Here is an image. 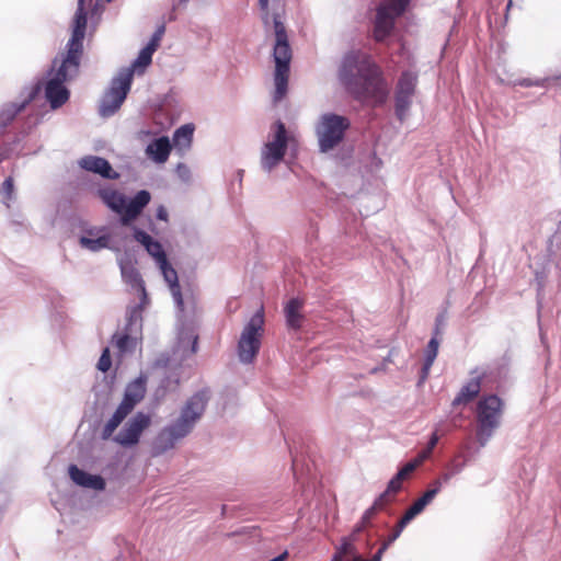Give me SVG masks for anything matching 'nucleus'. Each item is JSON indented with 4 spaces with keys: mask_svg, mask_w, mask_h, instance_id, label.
I'll return each instance as SVG.
<instances>
[{
    "mask_svg": "<svg viewBox=\"0 0 561 561\" xmlns=\"http://www.w3.org/2000/svg\"><path fill=\"white\" fill-rule=\"evenodd\" d=\"M413 96L396 92V113L398 118L403 122L412 104Z\"/></svg>",
    "mask_w": 561,
    "mask_h": 561,
    "instance_id": "obj_28",
    "label": "nucleus"
},
{
    "mask_svg": "<svg viewBox=\"0 0 561 561\" xmlns=\"http://www.w3.org/2000/svg\"><path fill=\"white\" fill-rule=\"evenodd\" d=\"M424 459L420 456L415 458L414 460H411L407 462L398 472L399 478H402L403 480L408 479L409 476L416 469V467L423 461Z\"/></svg>",
    "mask_w": 561,
    "mask_h": 561,
    "instance_id": "obj_33",
    "label": "nucleus"
},
{
    "mask_svg": "<svg viewBox=\"0 0 561 561\" xmlns=\"http://www.w3.org/2000/svg\"><path fill=\"white\" fill-rule=\"evenodd\" d=\"M142 247L146 249L149 255L153 257L162 277H164L165 282H168L179 312L182 314V317H185L186 314L194 317L197 312L196 302L192 298L187 307L185 306L178 273L170 264L168 256L165 255V251L162 249V245L142 232Z\"/></svg>",
    "mask_w": 561,
    "mask_h": 561,
    "instance_id": "obj_5",
    "label": "nucleus"
},
{
    "mask_svg": "<svg viewBox=\"0 0 561 561\" xmlns=\"http://www.w3.org/2000/svg\"><path fill=\"white\" fill-rule=\"evenodd\" d=\"M275 44L273 48V58L275 61L274 70V102H280L286 93L289 78V64L293 51L288 42L286 27L282 20V13L275 12L273 15Z\"/></svg>",
    "mask_w": 561,
    "mask_h": 561,
    "instance_id": "obj_4",
    "label": "nucleus"
},
{
    "mask_svg": "<svg viewBox=\"0 0 561 561\" xmlns=\"http://www.w3.org/2000/svg\"><path fill=\"white\" fill-rule=\"evenodd\" d=\"M112 365L111 356H110V350L105 347L101 354V357L98 362L96 368L101 371L105 373L110 369Z\"/></svg>",
    "mask_w": 561,
    "mask_h": 561,
    "instance_id": "obj_34",
    "label": "nucleus"
},
{
    "mask_svg": "<svg viewBox=\"0 0 561 561\" xmlns=\"http://www.w3.org/2000/svg\"><path fill=\"white\" fill-rule=\"evenodd\" d=\"M194 126L185 124L178 128L173 135L171 145L181 153L187 151L193 142Z\"/></svg>",
    "mask_w": 561,
    "mask_h": 561,
    "instance_id": "obj_21",
    "label": "nucleus"
},
{
    "mask_svg": "<svg viewBox=\"0 0 561 561\" xmlns=\"http://www.w3.org/2000/svg\"><path fill=\"white\" fill-rule=\"evenodd\" d=\"M417 83V76L413 72L405 71L401 75L397 92L405 95L414 96L415 88Z\"/></svg>",
    "mask_w": 561,
    "mask_h": 561,
    "instance_id": "obj_27",
    "label": "nucleus"
},
{
    "mask_svg": "<svg viewBox=\"0 0 561 561\" xmlns=\"http://www.w3.org/2000/svg\"><path fill=\"white\" fill-rule=\"evenodd\" d=\"M165 35V23H160L154 30L149 43L144 47L148 53H154L160 46L162 37Z\"/></svg>",
    "mask_w": 561,
    "mask_h": 561,
    "instance_id": "obj_30",
    "label": "nucleus"
},
{
    "mask_svg": "<svg viewBox=\"0 0 561 561\" xmlns=\"http://www.w3.org/2000/svg\"><path fill=\"white\" fill-rule=\"evenodd\" d=\"M505 411L504 401L496 394H484L476 403V438L479 445L485 447L501 426Z\"/></svg>",
    "mask_w": 561,
    "mask_h": 561,
    "instance_id": "obj_6",
    "label": "nucleus"
},
{
    "mask_svg": "<svg viewBox=\"0 0 561 561\" xmlns=\"http://www.w3.org/2000/svg\"><path fill=\"white\" fill-rule=\"evenodd\" d=\"M470 378L461 386L459 392L453 400V408L468 405L476 400L483 388V380L488 377V370L484 368H474L470 370Z\"/></svg>",
    "mask_w": 561,
    "mask_h": 561,
    "instance_id": "obj_13",
    "label": "nucleus"
},
{
    "mask_svg": "<svg viewBox=\"0 0 561 561\" xmlns=\"http://www.w3.org/2000/svg\"><path fill=\"white\" fill-rule=\"evenodd\" d=\"M141 423H142V431H144L150 424V417L142 413Z\"/></svg>",
    "mask_w": 561,
    "mask_h": 561,
    "instance_id": "obj_47",
    "label": "nucleus"
},
{
    "mask_svg": "<svg viewBox=\"0 0 561 561\" xmlns=\"http://www.w3.org/2000/svg\"><path fill=\"white\" fill-rule=\"evenodd\" d=\"M187 339V341H191L192 342V345H191V353L192 354H195L197 352V342H198V335L195 334L193 331L188 332L185 336L184 334L182 333L181 334V342L183 343L185 340Z\"/></svg>",
    "mask_w": 561,
    "mask_h": 561,
    "instance_id": "obj_39",
    "label": "nucleus"
},
{
    "mask_svg": "<svg viewBox=\"0 0 561 561\" xmlns=\"http://www.w3.org/2000/svg\"><path fill=\"white\" fill-rule=\"evenodd\" d=\"M439 442V435L434 432L427 443V447L424 451L420 453L419 455L425 459L426 457H428L432 453V450L434 449V447L436 446V444Z\"/></svg>",
    "mask_w": 561,
    "mask_h": 561,
    "instance_id": "obj_38",
    "label": "nucleus"
},
{
    "mask_svg": "<svg viewBox=\"0 0 561 561\" xmlns=\"http://www.w3.org/2000/svg\"><path fill=\"white\" fill-rule=\"evenodd\" d=\"M14 183L12 178H8L4 180L1 186V192L4 195L7 201H10L13 196Z\"/></svg>",
    "mask_w": 561,
    "mask_h": 561,
    "instance_id": "obj_37",
    "label": "nucleus"
},
{
    "mask_svg": "<svg viewBox=\"0 0 561 561\" xmlns=\"http://www.w3.org/2000/svg\"><path fill=\"white\" fill-rule=\"evenodd\" d=\"M396 20H392L380 10H376V18L374 23V38L377 42H382L393 31Z\"/></svg>",
    "mask_w": 561,
    "mask_h": 561,
    "instance_id": "obj_20",
    "label": "nucleus"
},
{
    "mask_svg": "<svg viewBox=\"0 0 561 561\" xmlns=\"http://www.w3.org/2000/svg\"><path fill=\"white\" fill-rule=\"evenodd\" d=\"M274 127L273 141L265 144L262 150V167L268 172L283 160L287 149V133L284 123L277 121Z\"/></svg>",
    "mask_w": 561,
    "mask_h": 561,
    "instance_id": "obj_12",
    "label": "nucleus"
},
{
    "mask_svg": "<svg viewBox=\"0 0 561 561\" xmlns=\"http://www.w3.org/2000/svg\"><path fill=\"white\" fill-rule=\"evenodd\" d=\"M209 401V391L201 390L193 394L183 408L180 417L169 427L159 433L154 440V455L172 449L175 444L184 438L194 427L196 421L204 413Z\"/></svg>",
    "mask_w": 561,
    "mask_h": 561,
    "instance_id": "obj_3",
    "label": "nucleus"
},
{
    "mask_svg": "<svg viewBox=\"0 0 561 561\" xmlns=\"http://www.w3.org/2000/svg\"><path fill=\"white\" fill-rule=\"evenodd\" d=\"M400 536H401L400 531L392 529V534L382 541V543L380 545V547L378 548L377 551L380 552L381 554H383V552L387 550V548L390 547V543L396 542Z\"/></svg>",
    "mask_w": 561,
    "mask_h": 561,
    "instance_id": "obj_36",
    "label": "nucleus"
},
{
    "mask_svg": "<svg viewBox=\"0 0 561 561\" xmlns=\"http://www.w3.org/2000/svg\"><path fill=\"white\" fill-rule=\"evenodd\" d=\"M173 146L168 137H160L146 147L147 156L156 163H165L169 160Z\"/></svg>",
    "mask_w": 561,
    "mask_h": 561,
    "instance_id": "obj_18",
    "label": "nucleus"
},
{
    "mask_svg": "<svg viewBox=\"0 0 561 561\" xmlns=\"http://www.w3.org/2000/svg\"><path fill=\"white\" fill-rule=\"evenodd\" d=\"M87 233L79 240L82 248L96 252L108 247L110 237L107 234H99V231L95 230H89Z\"/></svg>",
    "mask_w": 561,
    "mask_h": 561,
    "instance_id": "obj_22",
    "label": "nucleus"
},
{
    "mask_svg": "<svg viewBox=\"0 0 561 561\" xmlns=\"http://www.w3.org/2000/svg\"><path fill=\"white\" fill-rule=\"evenodd\" d=\"M112 0H106V2H111Z\"/></svg>",
    "mask_w": 561,
    "mask_h": 561,
    "instance_id": "obj_54",
    "label": "nucleus"
},
{
    "mask_svg": "<svg viewBox=\"0 0 561 561\" xmlns=\"http://www.w3.org/2000/svg\"><path fill=\"white\" fill-rule=\"evenodd\" d=\"M287 557H288V552L285 550L284 552H282L277 557L271 559L270 561H285L287 559Z\"/></svg>",
    "mask_w": 561,
    "mask_h": 561,
    "instance_id": "obj_43",
    "label": "nucleus"
},
{
    "mask_svg": "<svg viewBox=\"0 0 561 561\" xmlns=\"http://www.w3.org/2000/svg\"><path fill=\"white\" fill-rule=\"evenodd\" d=\"M411 0H385L377 9L397 21L405 12Z\"/></svg>",
    "mask_w": 561,
    "mask_h": 561,
    "instance_id": "obj_25",
    "label": "nucleus"
},
{
    "mask_svg": "<svg viewBox=\"0 0 561 561\" xmlns=\"http://www.w3.org/2000/svg\"><path fill=\"white\" fill-rule=\"evenodd\" d=\"M350 127V119L337 114H324L317 127L319 146L322 151L333 149L344 137Z\"/></svg>",
    "mask_w": 561,
    "mask_h": 561,
    "instance_id": "obj_10",
    "label": "nucleus"
},
{
    "mask_svg": "<svg viewBox=\"0 0 561 561\" xmlns=\"http://www.w3.org/2000/svg\"><path fill=\"white\" fill-rule=\"evenodd\" d=\"M136 313H137V309L135 308L131 318H135Z\"/></svg>",
    "mask_w": 561,
    "mask_h": 561,
    "instance_id": "obj_52",
    "label": "nucleus"
},
{
    "mask_svg": "<svg viewBox=\"0 0 561 561\" xmlns=\"http://www.w3.org/2000/svg\"><path fill=\"white\" fill-rule=\"evenodd\" d=\"M152 54L153 53H148V50L142 48V72L151 64Z\"/></svg>",
    "mask_w": 561,
    "mask_h": 561,
    "instance_id": "obj_41",
    "label": "nucleus"
},
{
    "mask_svg": "<svg viewBox=\"0 0 561 561\" xmlns=\"http://www.w3.org/2000/svg\"><path fill=\"white\" fill-rule=\"evenodd\" d=\"M560 158H561V150H560Z\"/></svg>",
    "mask_w": 561,
    "mask_h": 561,
    "instance_id": "obj_55",
    "label": "nucleus"
},
{
    "mask_svg": "<svg viewBox=\"0 0 561 561\" xmlns=\"http://www.w3.org/2000/svg\"><path fill=\"white\" fill-rule=\"evenodd\" d=\"M442 489V483L439 481H434L432 486L416 501L412 503V505L405 511L404 515L398 522L394 527L396 530L402 534L403 529L417 515L420 514L426 505H428L436 494Z\"/></svg>",
    "mask_w": 561,
    "mask_h": 561,
    "instance_id": "obj_14",
    "label": "nucleus"
},
{
    "mask_svg": "<svg viewBox=\"0 0 561 561\" xmlns=\"http://www.w3.org/2000/svg\"><path fill=\"white\" fill-rule=\"evenodd\" d=\"M356 540L357 536L354 534L343 537L340 545L335 548L331 561H345L346 558L359 553L355 543Z\"/></svg>",
    "mask_w": 561,
    "mask_h": 561,
    "instance_id": "obj_23",
    "label": "nucleus"
},
{
    "mask_svg": "<svg viewBox=\"0 0 561 561\" xmlns=\"http://www.w3.org/2000/svg\"><path fill=\"white\" fill-rule=\"evenodd\" d=\"M118 264H121L122 274L124 279L130 284V286L136 290L140 291V275L138 271V261L135 255L128 251H126L122 257L118 259Z\"/></svg>",
    "mask_w": 561,
    "mask_h": 561,
    "instance_id": "obj_16",
    "label": "nucleus"
},
{
    "mask_svg": "<svg viewBox=\"0 0 561 561\" xmlns=\"http://www.w3.org/2000/svg\"><path fill=\"white\" fill-rule=\"evenodd\" d=\"M260 8L263 12L267 13L270 0H259Z\"/></svg>",
    "mask_w": 561,
    "mask_h": 561,
    "instance_id": "obj_44",
    "label": "nucleus"
},
{
    "mask_svg": "<svg viewBox=\"0 0 561 561\" xmlns=\"http://www.w3.org/2000/svg\"><path fill=\"white\" fill-rule=\"evenodd\" d=\"M181 169H185V165L184 164H179V170Z\"/></svg>",
    "mask_w": 561,
    "mask_h": 561,
    "instance_id": "obj_53",
    "label": "nucleus"
},
{
    "mask_svg": "<svg viewBox=\"0 0 561 561\" xmlns=\"http://www.w3.org/2000/svg\"><path fill=\"white\" fill-rule=\"evenodd\" d=\"M140 402V377L136 378L126 389L124 399L105 423L102 430V439H108L118 425L130 414Z\"/></svg>",
    "mask_w": 561,
    "mask_h": 561,
    "instance_id": "obj_11",
    "label": "nucleus"
},
{
    "mask_svg": "<svg viewBox=\"0 0 561 561\" xmlns=\"http://www.w3.org/2000/svg\"><path fill=\"white\" fill-rule=\"evenodd\" d=\"M439 350V341L436 339V336H433L427 344L426 351H425V359L424 364L421 368V375L420 380L424 381L428 374L430 369L437 356V351Z\"/></svg>",
    "mask_w": 561,
    "mask_h": 561,
    "instance_id": "obj_26",
    "label": "nucleus"
},
{
    "mask_svg": "<svg viewBox=\"0 0 561 561\" xmlns=\"http://www.w3.org/2000/svg\"><path fill=\"white\" fill-rule=\"evenodd\" d=\"M520 85H523V87H531V85H540V83L539 82H533L529 79H524L523 81H520Z\"/></svg>",
    "mask_w": 561,
    "mask_h": 561,
    "instance_id": "obj_45",
    "label": "nucleus"
},
{
    "mask_svg": "<svg viewBox=\"0 0 561 561\" xmlns=\"http://www.w3.org/2000/svg\"><path fill=\"white\" fill-rule=\"evenodd\" d=\"M70 479L80 486L102 491L105 489V481L101 476L90 474L76 465L68 468Z\"/></svg>",
    "mask_w": 561,
    "mask_h": 561,
    "instance_id": "obj_17",
    "label": "nucleus"
},
{
    "mask_svg": "<svg viewBox=\"0 0 561 561\" xmlns=\"http://www.w3.org/2000/svg\"><path fill=\"white\" fill-rule=\"evenodd\" d=\"M264 308L255 312L244 325L238 342V357L242 364H251L257 357L264 333Z\"/></svg>",
    "mask_w": 561,
    "mask_h": 561,
    "instance_id": "obj_8",
    "label": "nucleus"
},
{
    "mask_svg": "<svg viewBox=\"0 0 561 561\" xmlns=\"http://www.w3.org/2000/svg\"><path fill=\"white\" fill-rule=\"evenodd\" d=\"M403 481L404 480L402 478H399V474L397 473L394 477L390 479L386 489L389 492L393 493L394 496H397L398 493L402 490Z\"/></svg>",
    "mask_w": 561,
    "mask_h": 561,
    "instance_id": "obj_35",
    "label": "nucleus"
},
{
    "mask_svg": "<svg viewBox=\"0 0 561 561\" xmlns=\"http://www.w3.org/2000/svg\"><path fill=\"white\" fill-rule=\"evenodd\" d=\"M15 113H16V111L12 112V113L8 116V121H11V119L14 117Z\"/></svg>",
    "mask_w": 561,
    "mask_h": 561,
    "instance_id": "obj_50",
    "label": "nucleus"
},
{
    "mask_svg": "<svg viewBox=\"0 0 561 561\" xmlns=\"http://www.w3.org/2000/svg\"><path fill=\"white\" fill-rule=\"evenodd\" d=\"M98 196L112 211L121 216L124 226H128L140 216V192L128 201L123 192L112 186H102L98 188Z\"/></svg>",
    "mask_w": 561,
    "mask_h": 561,
    "instance_id": "obj_9",
    "label": "nucleus"
},
{
    "mask_svg": "<svg viewBox=\"0 0 561 561\" xmlns=\"http://www.w3.org/2000/svg\"><path fill=\"white\" fill-rule=\"evenodd\" d=\"M346 561H365L360 553L346 558Z\"/></svg>",
    "mask_w": 561,
    "mask_h": 561,
    "instance_id": "obj_46",
    "label": "nucleus"
},
{
    "mask_svg": "<svg viewBox=\"0 0 561 561\" xmlns=\"http://www.w3.org/2000/svg\"><path fill=\"white\" fill-rule=\"evenodd\" d=\"M381 557H382V554L380 552L376 551V553L371 557V559L365 560V561H381Z\"/></svg>",
    "mask_w": 561,
    "mask_h": 561,
    "instance_id": "obj_48",
    "label": "nucleus"
},
{
    "mask_svg": "<svg viewBox=\"0 0 561 561\" xmlns=\"http://www.w3.org/2000/svg\"><path fill=\"white\" fill-rule=\"evenodd\" d=\"M133 237H134L135 241L140 242V230L135 229Z\"/></svg>",
    "mask_w": 561,
    "mask_h": 561,
    "instance_id": "obj_49",
    "label": "nucleus"
},
{
    "mask_svg": "<svg viewBox=\"0 0 561 561\" xmlns=\"http://www.w3.org/2000/svg\"><path fill=\"white\" fill-rule=\"evenodd\" d=\"M184 2H186L187 0H183Z\"/></svg>",
    "mask_w": 561,
    "mask_h": 561,
    "instance_id": "obj_56",
    "label": "nucleus"
},
{
    "mask_svg": "<svg viewBox=\"0 0 561 561\" xmlns=\"http://www.w3.org/2000/svg\"><path fill=\"white\" fill-rule=\"evenodd\" d=\"M156 217H157V219H159L161 221H168L169 220V213H168V210L162 205H160L157 208Z\"/></svg>",
    "mask_w": 561,
    "mask_h": 561,
    "instance_id": "obj_40",
    "label": "nucleus"
},
{
    "mask_svg": "<svg viewBox=\"0 0 561 561\" xmlns=\"http://www.w3.org/2000/svg\"><path fill=\"white\" fill-rule=\"evenodd\" d=\"M140 437V413L136 414L128 426L118 433L114 440L124 447H129L138 443Z\"/></svg>",
    "mask_w": 561,
    "mask_h": 561,
    "instance_id": "obj_19",
    "label": "nucleus"
},
{
    "mask_svg": "<svg viewBox=\"0 0 561 561\" xmlns=\"http://www.w3.org/2000/svg\"><path fill=\"white\" fill-rule=\"evenodd\" d=\"M150 202V193L147 191H142V208L147 206Z\"/></svg>",
    "mask_w": 561,
    "mask_h": 561,
    "instance_id": "obj_42",
    "label": "nucleus"
},
{
    "mask_svg": "<svg viewBox=\"0 0 561 561\" xmlns=\"http://www.w3.org/2000/svg\"><path fill=\"white\" fill-rule=\"evenodd\" d=\"M80 167L107 180L119 179V173L115 172L108 161L102 157L85 156L80 160Z\"/></svg>",
    "mask_w": 561,
    "mask_h": 561,
    "instance_id": "obj_15",
    "label": "nucleus"
},
{
    "mask_svg": "<svg viewBox=\"0 0 561 561\" xmlns=\"http://www.w3.org/2000/svg\"><path fill=\"white\" fill-rule=\"evenodd\" d=\"M378 512L369 506L363 514L360 520L355 525L353 533L358 536L362 531H364L367 527L370 526L373 518L376 516Z\"/></svg>",
    "mask_w": 561,
    "mask_h": 561,
    "instance_id": "obj_31",
    "label": "nucleus"
},
{
    "mask_svg": "<svg viewBox=\"0 0 561 561\" xmlns=\"http://www.w3.org/2000/svg\"><path fill=\"white\" fill-rule=\"evenodd\" d=\"M114 345L118 351L124 354L133 351L136 347V340L129 334H114L112 337Z\"/></svg>",
    "mask_w": 561,
    "mask_h": 561,
    "instance_id": "obj_29",
    "label": "nucleus"
},
{
    "mask_svg": "<svg viewBox=\"0 0 561 561\" xmlns=\"http://www.w3.org/2000/svg\"><path fill=\"white\" fill-rule=\"evenodd\" d=\"M87 0H79L78 9L72 18V35L66 44V53L60 59L53 61L49 80L45 87V96L51 108H58L69 99V91L65 82L76 78L80 71L83 56V41L88 25Z\"/></svg>",
    "mask_w": 561,
    "mask_h": 561,
    "instance_id": "obj_1",
    "label": "nucleus"
},
{
    "mask_svg": "<svg viewBox=\"0 0 561 561\" xmlns=\"http://www.w3.org/2000/svg\"><path fill=\"white\" fill-rule=\"evenodd\" d=\"M284 312L288 327L293 329L301 328V321L304 320V316L301 314V302L298 299H290L287 302Z\"/></svg>",
    "mask_w": 561,
    "mask_h": 561,
    "instance_id": "obj_24",
    "label": "nucleus"
},
{
    "mask_svg": "<svg viewBox=\"0 0 561 561\" xmlns=\"http://www.w3.org/2000/svg\"><path fill=\"white\" fill-rule=\"evenodd\" d=\"M140 68V55L134 59L129 67L121 69L111 80L108 89L104 92L99 112L103 117L111 116L125 102L131 87L135 71Z\"/></svg>",
    "mask_w": 561,
    "mask_h": 561,
    "instance_id": "obj_7",
    "label": "nucleus"
},
{
    "mask_svg": "<svg viewBox=\"0 0 561 561\" xmlns=\"http://www.w3.org/2000/svg\"><path fill=\"white\" fill-rule=\"evenodd\" d=\"M145 299H146V293H145V288L142 287V305L145 304Z\"/></svg>",
    "mask_w": 561,
    "mask_h": 561,
    "instance_id": "obj_51",
    "label": "nucleus"
},
{
    "mask_svg": "<svg viewBox=\"0 0 561 561\" xmlns=\"http://www.w3.org/2000/svg\"><path fill=\"white\" fill-rule=\"evenodd\" d=\"M339 78L348 94L358 102L377 106L388 98V84L382 71L366 53H346L341 60Z\"/></svg>",
    "mask_w": 561,
    "mask_h": 561,
    "instance_id": "obj_2",
    "label": "nucleus"
},
{
    "mask_svg": "<svg viewBox=\"0 0 561 561\" xmlns=\"http://www.w3.org/2000/svg\"><path fill=\"white\" fill-rule=\"evenodd\" d=\"M397 496H394L391 492H389L387 489L374 501L371 504V507L375 508L377 512L383 510L389 503L396 500Z\"/></svg>",
    "mask_w": 561,
    "mask_h": 561,
    "instance_id": "obj_32",
    "label": "nucleus"
}]
</instances>
